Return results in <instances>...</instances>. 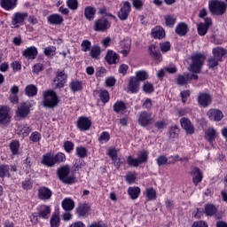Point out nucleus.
<instances>
[{"instance_id": "nucleus-1", "label": "nucleus", "mask_w": 227, "mask_h": 227, "mask_svg": "<svg viewBox=\"0 0 227 227\" xmlns=\"http://www.w3.org/2000/svg\"><path fill=\"white\" fill-rule=\"evenodd\" d=\"M65 160H67V156L63 153H58L56 154L48 153L43 155L42 164L47 168H54L56 164H61V162H65Z\"/></svg>"}, {"instance_id": "nucleus-2", "label": "nucleus", "mask_w": 227, "mask_h": 227, "mask_svg": "<svg viewBox=\"0 0 227 227\" xmlns=\"http://www.w3.org/2000/svg\"><path fill=\"white\" fill-rule=\"evenodd\" d=\"M57 175L60 182L63 184H75V176H70V166L63 165L57 169Z\"/></svg>"}, {"instance_id": "nucleus-3", "label": "nucleus", "mask_w": 227, "mask_h": 227, "mask_svg": "<svg viewBox=\"0 0 227 227\" xmlns=\"http://www.w3.org/2000/svg\"><path fill=\"white\" fill-rule=\"evenodd\" d=\"M59 103V99H58V94H56L54 90H46L43 92V106L44 107L52 109V107H56Z\"/></svg>"}, {"instance_id": "nucleus-4", "label": "nucleus", "mask_w": 227, "mask_h": 227, "mask_svg": "<svg viewBox=\"0 0 227 227\" xmlns=\"http://www.w3.org/2000/svg\"><path fill=\"white\" fill-rule=\"evenodd\" d=\"M209 11L213 15H224L226 12V4L218 0H210L208 2Z\"/></svg>"}, {"instance_id": "nucleus-5", "label": "nucleus", "mask_w": 227, "mask_h": 227, "mask_svg": "<svg viewBox=\"0 0 227 227\" xmlns=\"http://www.w3.org/2000/svg\"><path fill=\"white\" fill-rule=\"evenodd\" d=\"M205 59H207L205 55L200 53L194 54L192 57V65H190V72H194L195 74L200 73L201 70V67H203Z\"/></svg>"}, {"instance_id": "nucleus-6", "label": "nucleus", "mask_w": 227, "mask_h": 227, "mask_svg": "<svg viewBox=\"0 0 227 227\" xmlns=\"http://www.w3.org/2000/svg\"><path fill=\"white\" fill-rule=\"evenodd\" d=\"M137 121L140 127H148L153 123L152 113L142 111L137 114Z\"/></svg>"}, {"instance_id": "nucleus-7", "label": "nucleus", "mask_w": 227, "mask_h": 227, "mask_svg": "<svg viewBox=\"0 0 227 227\" xmlns=\"http://www.w3.org/2000/svg\"><path fill=\"white\" fill-rule=\"evenodd\" d=\"M131 11L132 8L130 6V3L129 1H124L120 5V10L117 12V16L120 20H127Z\"/></svg>"}, {"instance_id": "nucleus-8", "label": "nucleus", "mask_w": 227, "mask_h": 227, "mask_svg": "<svg viewBox=\"0 0 227 227\" xmlns=\"http://www.w3.org/2000/svg\"><path fill=\"white\" fill-rule=\"evenodd\" d=\"M27 12H15L12 17L11 24L14 27H20V26H24V22H26V19H27Z\"/></svg>"}, {"instance_id": "nucleus-9", "label": "nucleus", "mask_w": 227, "mask_h": 227, "mask_svg": "<svg viewBox=\"0 0 227 227\" xmlns=\"http://www.w3.org/2000/svg\"><path fill=\"white\" fill-rule=\"evenodd\" d=\"M109 27H111V22L106 18H100L94 21V31L104 33V31H107Z\"/></svg>"}, {"instance_id": "nucleus-10", "label": "nucleus", "mask_w": 227, "mask_h": 227, "mask_svg": "<svg viewBox=\"0 0 227 227\" xmlns=\"http://www.w3.org/2000/svg\"><path fill=\"white\" fill-rule=\"evenodd\" d=\"M180 124L182 129L187 134V136H192L195 132L194 125L191 122V120L188 118L183 117L180 119Z\"/></svg>"}, {"instance_id": "nucleus-11", "label": "nucleus", "mask_w": 227, "mask_h": 227, "mask_svg": "<svg viewBox=\"0 0 227 227\" xmlns=\"http://www.w3.org/2000/svg\"><path fill=\"white\" fill-rule=\"evenodd\" d=\"M10 120H12V116H10V107L6 106H0V123L2 125H6L10 123Z\"/></svg>"}, {"instance_id": "nucleus-12", "label": "nucleus", "mask_w": 227, "mask_h": 227, "mask_svg": "<svg viewBox=\"0 0 227 227\" xmlns=\"http://www.w3.org/2000/svg\"><path fill=\"white\" fill-rule=\"evenodd\" d=\"M11 173H15L17 171V166L15 165H6V164H2L0 165V178H4V176H12Z\"/></svg>"}, {"instance_id": "nucleus-13", "label": "nucleus", "mask_w": 227, "mask_h": 227, "mask_svg": "<svg viewBox=\"0 0 227 227\" xmlns=\"http://www.w3.org/2000/svg\"><path fill=\"white\" fill-rule=\"evenodd\" d=\"M149 56L155 61H161L162 55H160V48L155 44H152L148 48Z\"/></svg>"}, {"instance_id": "nucleus-14", "label": "nucleus", "mask_w": 227, "mask_h": 227, "mask_svg": "<svg viewBox=\"0 0 227 227\" xmlns=\"http://www.w3.org/2000/svg\"><path fill=\"white\" fill-rule=\"evenodd\" d=\"M199 106L208 107L212 102V97L208 93L200 92L198 96Z\"/></svg>"}, {"instance_id": "nucleus-15", "label": "nucleus", "mask_w": 227, "mask_h": 227, "mask_svg": "<svg viewBox=\"0 0 227 227\" xmlns=\"http://www.w3.org/2000/svg\"><path fill=\"white\" fill-rule=\"evenodd\" d=\"M30 109L29 103H22L18 106L16 114L19 118H26L29 114Z\"/></svg>"}, {"instance_id": "nucleus-16", "label": "nucleus", "mask_w": 227, "mask_h": 227, "mask_svg": "<svg viewBox=\"0 0 227 227\" xmlns=\"http://www.w3.org/2000/svg\"><path fill=\"white\" fill-rule=\"evenodd\" d=\"M31 130V128L27 124H18L16 134H18L21 139H24V137H27V136H29Z\"/></svg>"}, {"instance_id": "nucleus-17", "label": "nucleus", "mask_w": 227, "mask_h": 227, "mask_svg": "<svg viewBox=\"0 0 227 227\" xmlns=\"http://www.w3.org/2000/svg\"><path fill=\"white\" fill-rule=\"evenodd\" d=\"M37 192V198H39L43 201L51 200V198H52V191H51V189H49L48 187H40Z\"/></svg>"}, {"instance_id": "nucleus-18", "label": "nucleus", "mask_w": 227, "mask_h": 227, "mask_svg": "<svg viewBox=\"0 0 227 227\" xmlns=\"http://www.w3.org/2000/svg\"><path fill=\"white\" fill-rule=\"evenodd\" d=\"M91 127V121L88 119L87 117H80L77 120V128L79 130L85 131L90 130V128Z\"/></svg>"}, {"instance_id": "nucleus-19", "label": "nucleus", "mask_w": 227, "mask_h": 227, "mask_svg": "<svg viewBox=\"0 0 227 227\" xmlns=\"http://www.w3.org/2000/svg\"><path fill=\"white\" fill-rule=\"evenodd\" d=\"M22 55L26 59H35L38 55V50L35 46L28 47L22 51Z\"/></svg>"}, {"instance_id": "nucleus-20", "label": "nucleus", "mask_w": 227, "mask_h": 227, "mask_svg": "<svg viewBox=\"0 0 227 227\" xmlns=\"http://www.w3.org/2000/svg\"><path fill=\"white\" fill-rule=\"evenodd\" d=\"M191 175H192V182L195 185H198L201 180H203V173L198 167H192Z\"/></svg>"}, {"instance_id": "nucleus-21", "label": "nucleus", "mask_w": 227, "mask_h": 227, "mask_svg": "<svg viewBox=\"0 0 227 227\" xmlns=\"http://www.w3.org/2000/svg\"><path fill=\"white\" fill-rule=\"evenodd\" d=\"M67 74L65 71H58L57 72V78L55 79L56 88L61 89L67 83Z\"/></svg>"}, {"instance_id": "nucleus-22", "label": "nucleus", "mask_w": 227, "mask_h": 227, "mask_svg": "<svg viewBox=\"0 0 227 227\" xmlns=\"http://www.w3.org/2000/svg\"><path fill=\"white\" fill-rule=\"evenodd\" d=\"M191 81H192V78H191V75H189V74H178L175 78V82L178 86H185L186 84H189Z\"/></svg>"}, {"instance_id": "nucleus-23", "label": "nucleus", "mask_w": 227, "mask_h": 227, "mask_svg": "<svg viewBox=\"0 0 227 227\" xmlns=\"http://www.w3.org/2000/svg\"><path fill=\"white\" fill-rule=\"evenodd\" d=\"M207 116L211 121H221L223 120V117L224 116L223 114V112L217 109H210L207 112Z\"/></svg>"}, {"instance_id": "nucleus-24", "label": "nucleus", "mask_w": 227, "mask_h": 227, "mask_svg": "<svg viewBox=\"0 0 227 227\" xmlns=\"http://www.w3.org/2000/svg\"><path fill=\"white\" fill-rule=\"evenodd\" d=\"M47 20L49 24H51L52 26H61L63 24V16L54 13L47 17Z\"/></svg>"}, {"instance_id": "nucleus-25", "label": "nucleus", "mask_w": 227, "mask_h": 227, "mask_svg": "<svg viewBox=\"0 0 227 227\" xmlns=\"http://www.w3.org/2000/svg\"><path fill=\"white\" fill-rule=\"evenodd\" d=\"M127 90L129 93H137V91H139V82L137 81V78L131 77L129 79Z\"/></svg>"}, {"instance_id": "nucleus-26", "label": "nucleus", "mask_w": 227, "mask_h": 227, "mask_svg": "<svg viewBox=\"0 0 227 227\" xmlns=\"http://www.w3.org/2000/svg\"><path fill=\"white\" fill-rule=\"evenodd\" d=\"M61 205L63 210H65L66 212H72V210H74L75 207V202H74V200L70 198H65L62 200Z\"/></svg>"}, {"instance_id": "nucleus-27", "label": "nucleus", "mask_w": 227, "mask_h": 227, "mask_svg": "<svg viewBox=\"0 0 227 227\" xmlns=\"http://www.w3.org/2000/svg\"><path fill=\"white\" fill-rule=\"evenodd\" d=\"M118 54L113 51V50H109L106 55V61L108 65H116L118 63Z\"/></svg>"}, {"instance_id": "nucleus-28", "label": "nucleus", "mask_w": 227, "mask_h": 227, "mask_svg": "<svg viewBox=\"0 0 227 227\" xmlns=\"http://www.w3.org/2000/svg\"><path fill=\"white\" fill-rule=\"evenodd\" d=\"M51 215V207L47 205H41L38 209V217L42 219H49Z\"/></svg>"}, {"instance_id": "nucleus-29", "label": "nucleus", "mask_w": 227, "mask_h": 227, "mask_svg": "<svg viewBox=\"0 0 227 227\" xmlns=\"http://www.w3.org/2000/svg\"><path fill=\"white\" fill-rule=\"evenodd\" d=\"M113 109L118 114H125L127 113V105L123 101H117L113 106Z\"/></svg>"}, {"instance_id": "nucleus-30", "label": "nucleus", "mask_w": 227, "mask_h": 227, "mask_svg": "<svg viewBox=\"0 0 227 227\" xmlns=\"http://www.w3.org/2000/svg\"><path fill=\"white\" fill-rule=\"evenodd\" d=\"M97 13V9L93 6H87L84 9V17L87 20H93L95 19V15Z\"/></svg>"}, {"instance_id": "nucleus-31", "label": "nucleus", "mask_w": 227, "mask_h": 227, "mask_svg": "<svg viewBox=\"0 0 227 227\" xmlns=\"http://www.w3.org/2000/svg\"><path fill=\"white\" fill-rule=\"evenodd\" d=\"M189 31V27H187V24L185 23H179L176 27V33L179 36H185Z\"/></svg>"}, {"instance_id": "nucleus-32", "label": "nucleus", "mask_w": 227, "mask_h": 227, "mask_svg": "<svg viewBox=\"0 0 227 227\" xmlns=\"http://www.w3.org/2000/svg\"><path fill=\"white\" fill-rule=\"evenodd\" d=\"M128 194L130 196L131 200H137L141 194V188L137 186L129 187Z\"/></svg>"}, {"instance_id": "nucleus-33", "label": "nucleus", "mask_w": 227, "mask_h": 227, "mask_svg": "<svg viewBox=\"0 0 227 227\" xmlns=\"http://www.w3.org/2000/svg\"><path fill=\"white\" fill-rule=\"evenodd\" d=\"M205 137L209 141V143H213L217 137V131L214 128H208L205 131Z\"/></svg>"}, {"instance_id": "nucleus-34", "label": "nucleus", "mask_w": 227, "mask_h": 227, "mask_svg": "<svg viewBox=\"0 0 227 227\" xmlns=\"http://www.w3.org/2000/svg\"><path fill=\"white\" fill-rule=\"evenodd\" d=\"M0 4L4 10H13L17 6V0H1Z\"/></svg>"}, {"instance_id": "nucleus-35", "label": "nucleus", "mask_w": 227, "mask_h": 227, "mask_svg": "<svg viewBox=\"0 0 227 227\" xmlns=\"http://www.w3.org/2000/svg\"><path fill=\"white\" fill-rule=\"evenodd\" d=\"M100 54H102V50L100 46L94 45L90 50V56L92 59H100Z\"/></svg>"}, {"instance_id": "nucleus-36", "label": "nucleus", "mask_w": 227, "mask_h": 227, "mask_svg": "<svg viewBox=\"0 0 227 227\" xmlns=\"http://www.w3.org/2000/svg\"><path fill=\"white\" fill-rule=\"evenodd\" d=\"M144 196L147 198L148 201H153L157 199V192L153 188H147L144 192Z\"/></svg>"}, {"instance_id": "nucleus-37", "label": "nucleus", "mask_w": 227, "mask_h": 227, "mask_svg": "<svg viewBox=\"0 0 227 227\" xmlns=\"http://www.w3.org/2000/svg\"><path fill=\"white\" fill-rule=\"evenodd\" d=\"M152 36H153V38H159L160 40V38H164V36H166V32L161 27H155L152 30Z\"/></svg>"}, {"instance_id": "nucleus-38", "label": "nucleus", "mask_w": 227, "mask_h": 227, "mask_svg": "<svg viewBox=\"0 0 227 227\" xmlns=\"http://www.w3.org/2000/svg\"><path fill=\"white\" fill-rule=\"evenodd\" d=\"M90 212V206L88 204H80L76 208V214L79 217H84Z\"/></svg>"}, {"instance_id": "nucleus-39", "label": "nucleus", "mask_w": 227, "mask_h": 227, "mask_svg": "<svg viewBox=\"0 0 227 227\" xmlns=\"http://www.w3.org/2000/svg\"><path fill=\"white\" fill-rule=\"evenodd\" d=\"M226 50L221 47H216L213 49V56L219 59L220 61H223V57L226 56Z\"/></svg>"}, {"instance_id": "nucleus-40", "label": "nucleus", "mask_w": 227, "mask_h": 227, "mask_svg": "<svg viewBox=\"0 0 227 227\" xmlns=\"http://www.w3.org/2000/svg\"><path fill=\"white\" fill-rule=\"evenodd\" d=\"M204 214L208 217H212V215H215V214H217V207L213 204H207L204 207Z\"/></svg>"}, {"instance_id": "nucleus-41", "label": "nucleus", "mask_w": 227, "mask_h": 227, "mask_svg": "<svg viewBox=\"0 0 227 227\" xmlns=\"http://www.w3.org/2000/svg\"><path fill=\"white\" fill-rule=\"evenodd\" d=\"M37 93H38V88H36L33 84L27 85L25 88V95H27V97H36Z\"/></svg>"}, {"instance_id": "nucleus-42", "label": "nucleus", "mask_w": 227, "mask_h": 227, "mask_svg": "<svg viewBox=\"0 0 227 227\" xmlns=\"http://www.w3.org/2000/svg\"><path fill=\"white\" fill-rule=\"evenodd\" d=\"M9 146L12 155H19V153H20L19 151L20 149V143H19V141H12Z\"/></svg>"}, {"instance_id": "nucleus-43", "label": "nucleus", "mask_w": 227, "mask_h": 227, "mask_svg": "<svg viewBox=\"0 0 227 227\" xmlns=\"http://www.w3.org/2000/svg\"><path fill=\"white\" fill-rule=\"evenodd\" d=\"M96 93H98L99 98L103 104H107L109 102V92L106 90H100L98 91H96Z\"/></svg>"}, {"instance_id": "nucleus-44", "label": "nucleus", "mask_w": 227, "mask_h": 227, "mask_svg": "<svg viewBox=\"0 0 227 227\" xmlns=\"http://www.w3.org/2000/svg\"><path fill=\"white\" fill-rule=\"evenodd\" d=\"M50 224H51V227H59V224H61L59 215L53 214L50 219Z\"/></svg>"}, {"instance_id": "nucleus-45", "label": "nucleus", "mask_w": 227, "mask_h": 227, "mask_svg": "<svg viewBox=\"0 0 227 227\" xmlns=\"http://www.w3.org/2000/svg\"><path fill=\"white\" fill-rule=\"evenodd\" d=\"M69 88L75 93V91H81L82 90V83L79 81H72L69 83Z\"/></svg>"}, {"instance_id": "nucleus-46", "label": "nucleus", "mask_w": 227, "mask_h": 227, "mask_svg": "<svg viewBox=\"0 0 227 227\" xmlns=\"http://www.w3.org/2000/svg\"><path fill=\"white\" fill-rule=\"evenodd\" d=\"M136 79H137L138 82L139 81H146L148 79V73L145 70H140L136 73Z\"/></svg>"}, {"instance_id": "nucleus-47", "label": "nucleus", "mask_w": 227, "mask_h": 227, "mask_svg": "<svg viewBox=\"0 0 227 227\" xmlns=\"http://www.w3.org/2000/svg\"><path fill=\"white\" fill-rule=\"evenodd\" d=\"M156 162L160 168V166H166L168 164H171V161H168V157L164 155L158 156V158L156 159Z\"/></svg>"}, {"instance_id": "nucleus-48", "label": "nucleus", "mask_w": 227, "mask_h": 227, "mask_svg": "<svg viewBox=\"0 0 227 227\" xmlns=\"http://www.w3.org/2000/svg\"><path fill=\"white\" fill-rule=\"evenodd\" d=\"M219 61H222V60H220L216 57H211L207 59V66L209 68H215V67L219 65Z\"/></svg>"}, {"instance_id": "nucleus-49", "label": "nucleus", "mask_w": 227, "mask_h": 227, "mask_svg": "<svg viewBox=\"0 0 227 227\" xmlns=\"http://www.w3.org/2000/svg\"><path fill=\"white\" fill-rule=\"evenodd\" d=\"M197 31L200 36H205L208 31V27L205 26V23H200L197 27Z\"/></svg>"}, {"instance_id": "nucleus-50", "label": "nucleus", "mask_w": 227, "mask_h": 227, "mask_svg": "<svg viewBox=\"0 0 227 227\" xmlns=\"http://www.w3.org/2000/svg\"><path fill=\"white\" fill-rule=\"evenodd\" d=\"M107 155L111 157L112 160H118V151L114 147H109L107 150Z\"/></svg>"}, {"instance_id": "nucleus-51", "label": "nucleus", "mask_w": 227, "mask_h": 227, "mask_svg": "<svg viewBox=\"0 0 227 227\" xmlns=\"http://www.w3.org/2000/svg\"><path fill=\"white\" fill-rule=\"evenodd\" d=\"M122 50L120 51L123 56H129L130 52V43H121Z\"/></svg>"}, {"instance_id": "nucleus-52", "label": "nucleus", "mask_w": 227, "mask_h": 227, "mask_svg": "<svg viewBox=\"0 0 227 227\" xmlns=\"http://www.w3.org/2000/svg\"><path fill=\"white\" fill-rule=\"evenodd\" d=\"M166 25L168 27H173L176 23V18L173 15H168L165 17Z\"/></svg>"}, {"instance_id": "nucleus-53", "label": "nucleus", "mask_w": 227, "mask_h": 227, "mask_svg": "<svg viewBox=\"0 0 227 227\" xmlns=\"http://www.w3.org/2000/svg\"><path fill=\"white\" fill-rule=\"evenodd\" d=\"M111 139V135H109V132L104 131L101 133L98 141L103 145V143H107Z\"/></svg>"}, {"instance_id": "nucleus-54", "label": "nucleus", "mask_w": 227, "mask_h": 227, "mask_svg": "<svg viewBox=\"0 0 227 227\" xmlns=\"http://www.w3.org/2000/svg\"><path fill=\"white\" fill-rule=\"evenodd\" d=\"M168 134L171 139H175V137L178 136V126L176 125L171 126L169 128Z\"/></svg>"}, {"instance_id": "nucleus-55", "label": "nucleus", "mask_w": 227, "mask_h": 227, "mask_svg": "<svg viewBox=\"0 0 227 227\" xmlns=\"http://www.w3.org/2000/svg\"><path fill=\"white\" fill-rule=\"evenodd\" d=\"M136 173L135 172H129L126 176H125V180L128 184H134L136 182Z\"/></svg>"}, {"instance_id": "nucleus-56", "label": "nucleus", "mask_w": 227, "mask_h": 227, "mask_svg": "<svg viewBox=\"0 0 227 227\" xmlns=\"http://www.w3.org/2000/svg\"><path fill=\"white\" fill-rule=\"evenodd\" d=\"M82 51L83 52H88L91 49V42L90 40H83L81 43Z\"/></svg>"}, {"instance_id": "nucleus-57", "label": "nucleus", "mask_w": 227, "mask_h": 227, "mask_svg": "<svg viewBox=\"0 0 227 227\" xmlns=\"http://www.w3.org/2000/svg\"><path fill=\"white\" fill-rule=\"evenodd\" d=\"M138 161L140 164H143V162H146L148 160V152L142 151L138 153Z\"/></svg>"}, {"instance_id": "nucleus-58", "label": "nucleus", "mask_w": 227, "mask_h": 227, "mask_svg": "<svg viewBox=\"0 0 227 227\" xmlns=\"http://www.w3.org/2000/svg\"><path fill=\"white\" fill-rule=\"evenodd\" d=\"M67 6L70 10H77L79 8V2L77 0H67Z\"/></svg>"}, {"instance_id": "nucleus-59", "label": "nucleus", "mask_w": 227, "mask_h": 227, "mask_svg": "<svg viewBox=\"0 0 227 227\" xmlns=\"http://www.w3.org/2000/svg\"><path fill=\"white\" fill-rule=\"evenodd\" d=\"M127 162H128L129 166H133V168H137V166H139V164H141L139 162V160L132 158V156H129L127 158Z\"/></svg>"}, {"instance_id": "nucleus-60", "label": "nucleus", "mask_w": 227, "mask_h": 227, "mask_svg": "<svg viewBox=\"0 0 227 227\" xmlns=\"http://www.w3.org/2000/svg\"><path fill=\"white\" fill-rule=\"evenodd\" d=\"M161 52H168L171 50V43L164 42L160 43Z\"/></svg>"}, {"instance_id": "nucleus-61", "label": "nucleus", "mask_w": 227, "mask_h": 227, "mask_svg": "<svg viewBox=\"0 0 227 227\" xmlns=\"http://www.w3.org/2000/svg\"><path fill=\"white\" fill-rule=\"evenodd\" d=\"M143 90L145 93H153V84L145 82L143 85Z\"/></svg>"}, {"instance_id": "nucleus-62", "label": "nucleus", "mask_w": 227, "mask_h": 227, "mask_svg": "<svg viewBox=\"0 0 227 227\" xmlns=\"http://www.w3.org/2000/svg\"><path fill=\"white\" fill-rule=\"evenodd\" d=\"M88 153V151L86 150V148L84 147H77L76 148V155H78V157H81V159H84V157H86Z\"/></svg>"}, {"instance_id": "nucleus-63", "label": "nucleus", "mask_w": 227, "mask_h": 227, "mask_svg": "<svg viewBox=\"0 0 227 227\" xmlns=\"http://www.w3.org/2000/svg\"><path fill=\"white\" fill-rule=\"evenodd\" d=\"M42 139V134H40L38 131H35L30 136V141H33V143H38Z\"/></svg>"}, {"instance_id": "nucleus-64", "label": "nucleus", "mask_w": 227, "mask_h": 227, "mask_svg": "<svg viewBox=\"0 0 227 227\" xmlns=\"http://www.w3.org/2000/svg\"><path fill=\"white\" fill-rule=\"evenodd\" d=\"M154 127L158 130H162L163 129H166V127H168V122H166V121H158L154 123Z\"/></svg>"}]
</instances>
